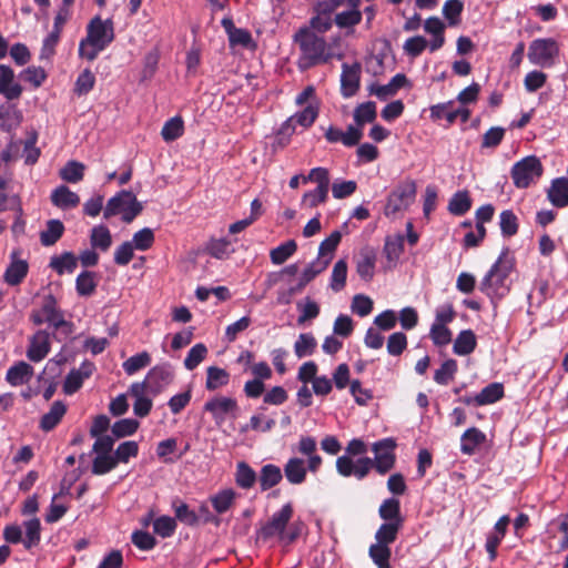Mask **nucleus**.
<instances>
[{
	"instance_id": "13",
	"label": "nucleus",
	"mask_w": 568,
	"mask_h": 568,
	"mask_svg": "<svg viewBox=\"0 0 568 568\" xmlns=\"http://www.w3.org/2000/svg\"><path fill=\"white\" fill-rule=\"evenodd\" d=\"M150 393L158 394L173 379V371L169 364L158 365L150 369L145 377Z\"/></svg>"
},
{
	"instance_id": "33",
	"label": "nucleus",
	"mask_w": 568,
	"mask_h": 568,
	"mask_svg": "<svg viewBox=\"0 0 568 568\" xmlns=\"http://www.w3.org/2000/svg\"><path fill=\"white\" fill-rule=\"evenodd\" d=\"M230 381V374L220 367L210 366L206 369V383L205 387L209 390H215L224 385H226Z\"/></svg>"
},
{
	"instance_id": "1",
	"label": "nucleus",
	"mask_w": 568,
	"mask_h": 568,
	"mask_svg": "<svg viewBox=\"0 0 568 568\" xmlns=\"http://www.w3.org/2000/svg\"><path fill=\"white\" fill-rule=\"evenodd\" d=\"M294 41L301 50L298 67L302 70L326 63L333 58L341 60L344 57L343 53L333 52L325 39L308 28L300 29L294 36Z\"/></svg>"
},
{
	"instance_id": "49",
	"label": "nucleus",
	"mask_w": 568,
	"mask_h": 568,
	"mask_svg": "<svg viewBox=\"0 0 568 568\" xmlns=\"http://www.w3.org/2000/svg\"><path fill=\"white\" fill-rule=\"evenodd\" d=\"M207 347L202 344H195L187 353L184 359V366L189 371L195 369L207 356Z\"/></svg>"
},
{
	"instance_id": "61",
	"label": "nucleus",
	"mask_w": 568,
	"mask_h": 568,
	"mask_svg": "<svg viewBox=\"0 0 568 568\" xmlns=\"http://www.w3.org/2000/svg\"><path fill=\"white\" fill-rule=\"evenodd\" d=\"M139 453V445L136 442L129 440L120 444L115 449L114 457L118 463H128L131 457H135Z\"/></svg>"
},
{
	"instance_id": "45",
	"label": "nucleus",
	"mask_w": 568,
	"mask_h": 568,
	"mask_svg": "<svg viewBox=\"0 0 568 568\" xmlns=\"http://www.w3.org/2000/svg\"><path fill=\"white\" fill-rule=\"evenodd\" d=\"M38 141V133L31 131L28 139L23 142V158L27 165H33L38 162L41 151L36 146Z\"/></svg>"
},
{
	"instance_id": "14",
	"label": "nucleus",
	"mask_w": 568,
	"mask_h": 568,
	"mask_svg": "<svg viewBox=\"0 0 568 568\" xmlns=\"http://www.w3.org/2000/svg\"><path fill=\"white\" fill-rule=\"evenodd\" d=\"M50 352V336L45 331H38L30 339L27 357L34 363L42 361Z\"/></svg>"
},
{
	"instance_id": "5",
	"label": "nucleus",
	"mask_w": 568,
	"mask_h": 568,
	"mask_svg": "<svg viewBox=\"0 0 568 568\" xmlns=\"http://www.w3.org/2000/svg\"><path fill=\"white\" fill-rule=\"evenodd\" d=\"M542 171L544 169L540 160L530 155L514 164L511 169V179L517 187L525 189L539 179Z\"/></svg>"
},
{
	"instance_id": "40",
	"label": "nucleus",
	"mask_w": 568,
	"mask_h": 568,
	"mask_svg": "<svg viewBox=\"0 0 568 568\" xmlns=\"http://www.w3.org/2000/svg\"><path fill=\"white\" fill-rule=\"evenodd\" d=\"M404 251V236H387L383 252L390 263H395Z\"/></svg>"
},
{
	"instance_id": "8",
	"label": "nucleus",
	"mask_w": 568,
	"mask_h": 568,
	"mask_svg": "<svg viewBox=\"0 0 568 568\" xmlns=\"http://www.w3.org/2000/svg\"><path fill=\"white\" fill-rule=\"evenodd\" d=\"M557 55L558 45L552 39H536L529 45L528 59L532 64L550 67Z\"/></svg>"
},
{
	"instance_id": "4",
	"label": "nucleus",
	"mask_w": 568,
	"mask_h": 568,
	"mask_svg": "<svg viewBox=\"0 0 568 568\" xmlns=\"http://www.w3.org/2000/svg\"><path fill=\"white\" fill-rule=\"evenodd\" d=\"M416 197V183L405 180L399 183L387 196L384 214L389 217L406 211Z\"/></svg>"
},
{
	"instance_id": "51",
	"label": "nucleus",
	"mask_w": 568,
	"mask_h": 568,
	"mask_svg": "<svg viewBox=\"0 0 568 568\" xmlns=\"http://www.w3.org/2000/svg\"><path fill=\"white\" fill-rule=\"evenodd\" d=\"M175 518L187 526H194L199 523L200 516L190 507L179 500L173 501Z\"/></svg>"
},
{
	"instance_id": "63",
	"label": "nucleus",
	"mask_w": 568,
	"mask_h": 568,
	"mask_svg": "<svg viewBox=\"0 0 568 568\" xmlns=\"http://www.w3.org/2000/svg\"><path fill=\"white\" fill-rule=\"evenodd\" d=\"M407 346V337L402 332H396L388 337L387 352L389 355H400Z\"/></svg>"
},
{
	"instance_id": "54",
	"label": "nucleus",
	"mask_w": 568,
	"mask_h": 568,
	"mask_svg": "<svg viewBox=\"0 0 568 568\" xmlns=\"http://www.w3.org/2000/svg\"><path fill=\"white\" fill-rule=\"evenodd\" d=\"M118 465V459L110 454H100L93 459L92 463V473L94 475H104L112 469H114Z\"/></svg>"
},
{
	"instance_id": "2",
	"label": "nucleus",
	"mask_w": 568,
	"mask_h": 568,
	"mask_svg": "<svg viewBox=\"0 0 568 568\" xmlns=\"http://www.w3.org/2000/svg\"><path fill=\"white\" fill-rule=\"evenodd\" d=\"M514 267L508 248H505L480 283V291L490 298L503 297L508 291L506 280Z\"/></svg>"
},
{
	"instance_id": "22",
	"label": "nucleus",
	"mask_w": 568,
	"mask_h": 568,
	"mask_svg": "<svg viewBox=\"0 0 568 568\" xmlns=\"http://www.w3.org/2000/svg\"><path fill=\"white\" fill-rule=\"evenodd\" d=\"M378 515L385 523L404 524V518L400 514V503L396 498L385 499L379 506Z\"/></svg>"
},
{
	"instance_id": "19",
	"label": "nucleus",
	"mask_w": 568,
	"mask_h": 568,
	"mask_svg": "<svg viewBox=\"0 0 568 568\" xmlns=\"http://www.w3.org/2000/svg\"><path fill=\"white\" fill-rule=\"evenodd\" d=\"M51 202L53 205L61 210H69L77 207L80 203V197L77 193L72 192L68 186L60 185L51 193Z\"/></svg>"
},
{
	"instance_id": "41",
	"label": "nucleus",
	"mask_w": 568,
	"mask_h": 568,
	"mask_svg": "<svg viewBox=\"0 0 568 568\" xmlns=\"http://www.w3.org/2000/svg\"><path fill=\"white\" fill-rule=\"evenodd\" d=\"M316 345V339L311 333H302L294 344L295 355L298 358L310 356L314 353Z\"/></svg>"
},
{
	"instance_id": "7",
	"label": "nucleus",
	"mask_w": 568,
	"mask_h": 568,
	"mask_svg": "<svg viewBox=\"0 0 568 568\" xmlns=\"http://www.w3.org/2000/svg\"><path fill=\"white\" fill-rule=\"evenodd\" d=\"M85 39L98 49H105L114 39L112 21L94 17L88 24Z\"/></svg>"
},
{
	"instance_id": "50",
	"label": "nucleus",
	"mask_w": 568,
	"mask_h": 568,
	"mask_svg": "<svg viewBox=\"0 0 568 568\" xmlns=\"http://www.w3.org/2000/svg\"><path fill=\"white\" fill-rule=\"evenodd\" d=\"M457 372V362L453 358L445 361L434 374V381L439 385H447L454 379Z\"/></svg>"
},
{
	"instance_id": "10",
	"label": "nucleus",
	"mask_w": 568,
	"mask_h": 568,
	"mask_svg": "<svg viewBox=\"0 0 568 568\" xmlns=\"http://www.w3.org/2000/svg\"><path fill=\"white\" fill-rule=\"evenodd\" d=\"M239 409L237 403L231 397H214L204 405V410L212 414L215 423L221 425L225 422L227 415L236 416Z\"/></svg>"
},
{
	"instance_id": "53",
	"label": "nucleus",
	"mask_w": 568,
	"mask_h": 568,
	"mask_svg": "<svg viewBox=\"0 0 568 568\" xmlns=\"http://www.w3.org/2000/svg\"><path fill=\"white\" fill-rule=\"evenodd\" d=\"M151 363V356L148 352L131 356L123 363V369L128 375H133L138 371L146 367Z\"/></svg>"
},
{
	"instance_id": "23",
	"label": "nucleus",
	"mask_w": 568,
	"mask_h": 568,
	"mask_svg": "<svg viewBox=\"0 0 568 568\" xmlns=\"http://www.w3.org/2000/svg\"><path fill=\"white\" fill-rule=\"evenodd\" d=\"M284 475L293 485H300L305 481L306 467L302 458L293 457L284 466Z\"/></svg>"
},
{
	"instance_id": "30",
	"label": "nucleus",
	"mask_w": 568,
	"mask_h": 568,
	"mask_svg": "<svg viewBox=\"0 0 568 568\" xmlns=\"http://www.w3.org/2000/svg\"><path fill=\"white\" fill-rule=\"evenodd\" d=\"M283 478L281 468L273 464L264 465L258 477L262 490L271 489L276 486Z\"/></svg>"
},
{
	"instance_id": "15",
	"label": "nucleus",
	"mask_w": 568,
	"mask_h": 568,
	"mask_svg": "<svg viewBox=\"0 0 568 568\" xmlns=\"http://www.w3.org/2000/svg\"><path fill=\"white\" fill-rule=\"evenodd\" d=\"M377 255L374 248L364 247L356 260V272L362 280L369 282L375 274Z\"/></svg>"
},
{
	"instance_id": "26",
	"label": "nucleus",
	"mask_w": 568,
	"mask_h": 568,
	"mask_svg": "<svg viewBox=\"0 0 568 568\" xmlns=\"http://www.w3.org/2000/svg\"><path fill=\"white\" fill-rule=\"evenodd\" d=\"M504 396V386L500 383H491L484 387L479 394L474 397L475 405L484 406L494 404Z\"/></svg>"
},
{
	"instance_id": "24",
	"label": "nucleus",
	"mask_w": 568,
	"mask_h": 568,
	"mask_svg": "<svg viewBox=\"0 0 568 568\" xmlns=\"http://www.w3.org/2000/svg\"><path fill=\"white\" fill-rule=\"evenodd\" d=\"M486 440V435L476 427L468 428L460 438V450L465 455H473L476 448Z\"/></svg>"
},
{
	"instance_id": "25",
	"label": "nucleus",
	"mask_w": 568,
	"mask_h": 568,
	"mask_svg": "<svg viewBox=\"0 0 568 568\" xmlns=\"http://www.w3.org/2000/svg\"><path fill=\"white\" fill-rule=\"evenodd\" d=\"M477 345L476 335L471 329L462 331L454 342V353L466 356L474 352Z\"/></svg>"
},
{
	"instance_id": "12",
	"label": "nucleus",
	"mask_w": 568,
	"mask_h": 568,
	"mask_svg": "<svg viewBox=\"0 0 568 568\" xmlns=\"http://www.w3.org/2000/svg\"><path fill=\"white\" fill-rule=\"evenodd\" d=\"M362 65L355 62L352 65L343 63L341 74V93L344 98L355 95L359 89Z\"/></svg>"
},
{
	"instance_id": "16",
	"label": "nucleus",
	"mask_w": 568,
	"mask_h": 568,
	"mask_svg": "<svg viewBox=\"0 0 568 568\" xmlns=\"http://www.w3.org/2000/svg\"><path fill=\"white\" fill-rule=\"evenodd\" d=\"M0 93L8 100H16L22 93V87L14 82L13 70L6 64H0Z\"/></svg>"
},
{
	"instance_id": "46",
	"label": "nucleus",
	"mask_w": 568,
	"mask_h": 568,
	"mask_svg": "<svg viewBox=\"0 0 568 568\" xmlns=\"http://www.w3.org/2000/svg\"><path fill=\"white\" fill-rule=\"evenodd\" d=\"M347 277V263L345 260H338L333 267L331 276V288L339 292L345 287Z\"/></svg>"
},
{
	"instance_id": "56",
	"label": "nucleus",
	"mask_w": 568,
	"mask_h": 568,
	"mask_svg": "<svg viewBox=\"0 0 568 568\" xmlns=\"http://www.w3.org/2000/svg\"><path fill=\"white\" fill-rule=\"evenodd\" d=\"M342 240L339 231H334L327 239H325L318 247V260L333 257V253Z\"/></svg>"
},
{
	"instance_id": "62",
	"label": "nucleus",
	"mask_w": 568,
	"mask_h": 568,
	"mask_svg": "<svg viewBox=\"0 0 568 568\" xmlns=\"http://www.w3.org/2000/svg\"><path fill=\"white\" fill-rule=\"evenodd\" d=\"M430 338L437 346H445L452 342V332L446 325L433 324Z\"/></svg>"
},
{
	"instance_id": "55",
	"label": "nucleus",
	"mask_w": 568,
	"mask_h": 568,
	"mask_svg": "<svg viewBox=\"0 0 568 568\" xmlns=\"http://www.w3.org/2000/svg\"><path fill=\"white\" fill-rule=\"evenodd\" d=\"M362 20V12L358 9H347L337 13L334 22L339 28H351L358 24Z\"/></svg>"
},
{
	"instance_id": "59",
	"label": "nucleus",
	"mask_w": 568,
	"mask_h": 568,
	"mask_svg": "<svg viewBox=\"0 0 568 568\" xmlns=\"http://www.w3.org/2000/svg\"><path fill=\"white\" fill-rule=\"evenodd\" d=\"M133 247L140 251L149 250L154 243L153 231L149 227H144L138 231L132 239Z\"/></svg>"
},
{
	"instance_id": "6",
	"label": "nucleus",
	"mask_w": 568,
	"mask_h": 568,
	"mask_svg": "<svg viewBox=\"0 0 568 568\" xmlns=\"http://www.w3.org/2000/svg\"><path fill=\"white\" fill-rule=\"evenodd\" d=\"M293 513V505L291 503L285 504L257 530L258 538H262L263 540L271 539L275 536L284 538L285 528L292 519Z\"/></svg>"
},
{
	"instance_id": "21",
	"label": "nucleus",
	"mask_w": 568,
	"mask_h": 568,
	"mask_svg": "<svg viewBox=\"0 0 568 568\" xmlns=\"http://www.w3.org/2000/svg\"><path fill=\"white\" fill-rule=\"evenodd\" d=\"M33 375V367L21 361L11 366L6 375L7 382L12 386H20L28 383Z\"/></svg>"
},
{
	"instance_id": "57",
	"label": "nucleus",
	"mask_w": 568,
	"mask_h": 568,
	"mask_svg": "<svg viewBox=\"0 0 568 568\" xmlns=\"http://www.w3.org/2000/svg\"><path fill=\"white\" fill-rule=\"evenodd\" d=\"M175 529L176 523L172 517L161 516L153 521L154 532L163 538L172 536Z\"/></svg>"
},
{
	"instance_id": "36",
	"label": "nucleus",
	"mask_w": 568,
	"mask_h": 568,
	"mask_svg": "<svg viewBox=\"0 0 568 568\" xmlns=\"http://www.w3.org/2000/svg\"><path fill=\"white\" fill-rule=\"evenodd\" d=\"M297 250L296 242L288 240L280 246L271 250L270 258L273 264L281 265L288 260Z\"/></svg>"
},
{
	"instance_id": "52",
	"label": "nucleus",
	"mask_w": 568,
	"mask_h": 568,
	"mask_svg": "<svg viewBox=\"0 0 568 568\" xmlns=\"http://www.w3.org/2000/svg\"><path fill=\"white\" fill-rule=\"evenodd\" d=\"M139 425L136 419L124 418L115 422L111 427V432L115 438H122L133 435L138 430Z\"/></svg>"
},
{
	"instance_id": "37",
	"label": "nucleus",
	"mask_w": 568,
	"mask_h": 568,
	"mask_svg": "<svg viewBox=\"0 0 568 568\" xmlns=\"http://www.w3.org/2000/svg\"><path fill=\"white\" fill-rule=\"evenodd\" d=\"M26 529V537L23 546L26 549H31L39 545L41 536V524L38 518H32L23 524Z\"/></svg>"
},
{
	"instance_id": "29",
	"label": "nucleus",
	"mask_w": 568,
	"mask_h": 568,
	"mask_svg": "<svg viewBox=\"0 0 568 568\" xmlns=\"http://www.w3.org/2000/svg\"><path fill=\"white\" fill-rule=\"evenodd\" d=\"M78 266V258L71 252H64L61 255H54L50 260V267L59 275L64 272L72 273Z\"/></svg>"
},
{
	"instance_id": "35",
	"label": "nucleus",
	"mask_w": 568,
	"mask_h": 568,
	"mask_svg": "<svg viewBox=\"0 0 568 568\" xmlns=\"http://www.w3.org/2000/svg\"><path fill=\"white\" fill-rule=\"evenodd\" d=\"M84 170L83 163L71 160L60 170V178L68 183H78L83 180Z\"/></svg>"
},
{
	"instance_id": "64",
	"label": "nucleus",
	"mask_w": 568,
	"mask_h": 568,
	"mask_svg": "<svg viewBox=\"0 0 568 568\" xmlns=\"http://www.w3.org/2000/svg\"><path fill=\"white\" fill-rule=\"evenodd\" d=\"M352 311L361 317L367 316L373 311V301L363 294L353 297Z\"/></svg>"
},
{
	"instance_id": "42",
	"label": "nucleus",
	"mask_w": 568,
	"mask_h": 568,
	"mask_svg": "<svg viewBox=\"0 0 568 568\" xmlns=\"http://www.w3.org/2000/svg\"><path fill=\"white\" fill-rule=\"evenodd\" d=\"M235 481L243 489H250L256 481V474L245 462L237 464Z\"/></svg>"
},
{
	"instance_id": "43",
	"label": "nucleus",
	"mask_w": 568,
	"mask_h": 568,
	"mask_svg": "<svg viewBox=\"0 0 568 568\" xmlns=\"http://www.w3.org/2000/svg\"><path fill=\"white\" fill-rule=\"evenodd\" d=\"M236 493L233 489H224L210 498L213 508L219 514L227 511L234 503Z\"/></svg>"
},
{
	"instance_id": "60",
	"label": "nucleus",
	"mask_w": 568,
	"mask_h": 568,
	"mask_svg": "<svg viewBox=\"0 0 568 568\" xmlns=\"http://www.w3.org/2000/svg\"><path fill=\"white\" fill-rule=\"evenodd\" d=\"M94 83V74L89 69H85L75 81L74 92L78 95H84L93 89Z\"/></svg>"
},
{
	"instance_id": "28",
	"label": "nucleus",
	"mask_w": 568,
	"mask_h": 568,
	"mask_svg": "<svg viewBox=\"0 0 568 568\" xmlns=\"http://www.w3.org/2000/svg\"><path fill=\"white\" fill-rule=\"evenodd\" d=\"M65 412L67 407L62 402H54L50 410L42 416L40 427L45 432L53 429L60 423Z\"/></svg>"
},
{
	"instance_id": "34",
	"label": "nucleus",
	"mask_w": 568,
	"mask_h": 568,
	"mask_svg": "<svg viewBox=\"0 0 568 568\" xmlns=\"http://www.w3.org/2000/svg\"><path fill=\"white\" fill-rule=\"evenodd\" d=\"M377 115L376 103L368 101L356 106L354 110V121L357 126L363 128L365 123H372Z\"/></svg>"
},
{
	"instance_id": "38",
	"label": "nucleus",
	"mask_w": 568,
	"mask_h": 568,
	"mask_svg": "<svg viewBox=\"0 0 568 568\" xmlns=\"http://www.w3.org/2000/svg\"><path fill=\"white\" fill-rule=\"evenodd\" d=\"M369 557L378 568H390V548L388 545L375 542L371 545L368 550Z\"/></svg>"
},
{
	"instance_id": "44",
	"label": "nucleus",
	"mask_w": 568,
	"mask_h": 568,
	"mask_svg": "<svg viewBox=\"0 0 568 568\" xmlns=\"http://www.w3.org/2000/svg\"><path fill=\"white\" fill-rule=\"evenodd\" d=\"M402 527L403 525L399 524H382L375 534L376 542L389 546V544H393L397 539L398 531Z\"/></svg>"
},
{
	"instance_id": "11",
	"label": "nucleus",
	"mask_w": 568,
	"mask_h": 568,
	"mask_svg": "<svg viewBox=\"0 0 568 568\" xmlns=\"http://www.w3.org/2000/svg\"><path fill=\"white\" fill-rule=\"evenodd\" d=\"M42 312L45 315V321L55 329H60L65 335L72 333L73 324L64 320L63 313L57 307V300L53 295L45 296Z\"/></svg>"
},
{
	"instance_id": "32",
	"label": "nucleus",
	"mask_w": 568,
	"mask_h": 568,
	"mask_svg": "<svg viewBox=\"0 0 568 568\" xmlns=\"http://www.w3.org/2000/svg\"><path fill=\"white\" fill-rule=\"evenodd\" d=\"M471 207V199L467 191L456 192L448 203V211L457 216H462L467 213Z\"/></svg>"
},
{
	"instance_id": "48",
	"label": "nucleus",
	"mask_w": 568,
	"mask_h": 568,
	"mask_svg": "<svg viewBox=\"0 0 568 568\" xmlns=\"http://www.w3.org/2000/svg\"><path fill=\"white\" fill-rule=\"evenodd\" d=\"M499 226L505 237H511L518 232V219L511 210H505L500 213Z\"/></svg>"
},
{
	"instance_id": "3",
	"label": "nucleus",
	"mask_w": 568,
	"mask_h": 568,
	"mask_svg": "<svg viewBox=\"0 0 568 568\" xmlns=\"http://www.w3.org/2000/svg\"><path fill=\"white\" fill-rule=\"evenodd\" d=\"M143 210L142 204L131 191H121L111 197L104 209V219L122 214V221L131 223Z\"/></svg>"
},
{
	"instance_id": "9",
	"label": "nucleus",
	"mask_w": 568,
	"mask_h": 568,
	"mask_svg": "<svg viewBox=\"0 0 568 568\" xmlns=\"http://www.w3.org/2000/svg\"><path fill=\"white\" fill-rule=\"evenodd\" d=\"M395 448L396 442L393 438H385L373 444L372 449L375 453L373 465L381 475L394 468L396 462Z\"/></svg>"
},
{
	"instance_id": "27",
	"label": "nucleus",
	"mask_w": 568,
	"mask_h": 568,
	"mask_svg": "<svg viewBox=\"0 0 568 568\" xmlns=\"http://www.w3.org/2000/svg\"><path fill=\"white\" fill-rule=\"evenodd\" d=\"M64 225L60 220H49L47 227L40 233V242L43 246L54 245L63 235Z\"/></svg>"
},
{
	"instance_id": "20",
	"label": "nucleus",
	"mask_w": 568,
	"mask_h": 568,
	"mask_svg": "<svg viewBox=\"0 0 568 568\" xmlns=\"http://www.w3.org/2000/svg\"><path fill=\"white\" fill-rule=\"evenodd\" d=\"M547 196L552 205L557 207L568 206V179H555L547 192Z\"/></svg>"
},
{
	"instance_id": "58",
	"label": "nucleus",
	"mask_w": 568,
	"mask_h": 568,
	"mask_svg": "<svg viewBox=\"0 0 568 568\" xmlns=\"http://www.w3.org/2000/svg\"><path fill=\"white\" fill-rule=\"evenodd\" d=\"M464 4L459 0H447L443 7V14L448 20L450 26H456L459 22V17L463 12Z\"/></svg>"
},
{
	"instance_id": "47",
	"label": "nucleus",
	"mask_w": 568,
	"mask_h": 568,
	"mask_svg": "<svg viewBox=\"0 0 568 568\" xmlns=\"http://www.w3.org/2000/svg\"><path fill=\"white\" fill-rule=\"evenodd\" d=\"M95 274L90 271L80 273L75 281V288L79 295L90 296L94 293L97 282L94 280Z\"/></svg>"
},
{
	"instance_id": "17",
	"label": "nucleus",
	"mask_w": 568,
	"mask_h": 568,
	"mask_svg": "<svg viewBox=\"0 0 568 568\" xmlns=\"http://www.w3.org/2000/svg\"><path fill=\"white\" fill-rule=\"evenodd\" d=\"M22 112L13 104L0 105V130L11 132L16 130L22 122Z\"/></svg>"
},
{
	"instance_id": "39",
	"label": "nucleus",
	"mask_w": 568,
	"mask_h": 568,
	"mask_svg": "<svg viewBox=\"0 0 568 568\" xmlns=\"http://www.w3.org/2000/svg\"><path fill=\"white\" fill-rule=\"evenodd\" d=\"M184 132V123L181 116H174L168 120L161 131L162 139L165 142H172L179 139Z\"/></svg>"
},
{
	"instance_id": "18",
	"label": "nucleus",
	"mask_w": 568,
	"mask_h": 568,
	"mask_svg": "<svg viewBox=\"0 0 568 568\" xmlns=\"http://www.w3.org/2000/svg\"><path fill=\"white\" fill-rule=\"evenodd\" d=\"M17 252H13L12 261L7 267L3 280L11 286L19 285L28 274L29 265L26 261L16 258Z\"/></svg>"
},
{
	"instance_id": "31",
	"label": "nucleus",
	"mask_w": 568,
	"mask_h": 568,
	"mask_svg": "<svg viewBox=\"0 0 568 568\" xmlns=\"http://www.w3.org/2000/svg\"><path fill=\"white\" fill-rule=\"evenodd\" d=\"M90 243L93 248L103 252L108 251L112 244V236L105 225H98L91 230Z\"/></svg>"
}]
</instances>
